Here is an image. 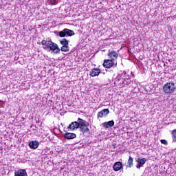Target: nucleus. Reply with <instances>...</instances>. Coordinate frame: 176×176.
Returning <instances> with one entry per match:
<instances>
[{"label": "nucleus", "instance_id": "obj_1", "mask_svg": "<svg viewBox=\"0 0 176 176\" xmlns=\"http://www.w3.org/2000/svg\"><path fill=\"white\" fill-rule=\"evenodd\" d=\"M41 45L45 46L43 47V49L48 50V52H52L54 54H58V53H60L58 45L56 43H53V41L43 40L41 41Z\"/></svg>", "mask_w": 176, "mask_h": 176}, {"label": "nucleus", "instance_id": "obj_2", "mask_svg": "<svg viewBox=\"0 0 176 176\" xmlns=\"http://www.w3.org/2000/svg\"><path fill=\"white\" fill-rule=\"evenodd\" d=\"M121 78H118V85L120 86H124L125 85H129L131 83L130 80V75L126 71H123L120 74Z\"/></svg>", "mask_w": 176, "mask_h": 176}, {"label": "nucleus", "instance_id": "obj_3", "mask_svg": "<svg viewBox=\"0 0 176 176\" xmlns=\"http://www.w3.org/2000/svg\"><path fill=\"white\" fill-rule=\"evenodd\" d=\"M80 120V131L83 133L84 135H89L90 134V129H89V124L87 121L79 118Z\"/></svg>", "mask_w": 176, "mask_h": 176}, {"label": "nucleus", "instance_id": "obj_4", "mask_svg": "<svg viewBox=\"0 0 176 176\" xmlns=\"http://www.w3.org/2000/svg\"><path fill=\"white\" fill-rule=\"evenodd\" d=\"M175 83L173 82H166V84L164 85L163 86V90L165 94H173V93L175 92Z\"/></svg>", "mask_w": 176, "mask_h": 176}, {"label": "nucleus", "instance_id": "obj_5", "mask_svg": "<svg viewBox=\"0 0 176 176\" xmlns=\"http://www.w3.org/2000/svg\"><path fill=\"white\" fill-rule=\"evenodd\" d=\"M74 35H75V32L73 30L67 28L59 32V36H60V38H65V36H72Z\"/></svg>", "mask_w": 176, "mask_h": 176}, {"label": "nucleus", "instance_id": "obj_6", "mask_svg": "<svg viewBox=\"0 0 176 176\" xmlns=\"http://www.w3.org/2000/svg\"><path fill=\"white\" fill-rule=\"evenodd\" d=\"M80 125V120H79V118H78V121L72 122L68 126V129H69V130H71L72 131H74V130H76L77 129H79Z\"/></svg>", "mask_w": 176, "mask_h": 176}, {"label": "nucleus", "instance_id": "obj_7", "mask_svg": "<svg viewBox=\"0 0 176 176\" xmlns=\"http://www.w3.org/2000/svg\"><path fill=\"white\" fill-rule=\"evenodd\" d=\"M113 65H115V62L111 59L104 60L103 63V67H104V68H112Z\"/></svg>", "mask_w": 176, "mask_h": 176}, {"label": "nucleus", "instance_id": "obj_8", "mask_svg": "<svg viewBox=\"0 0 176 176\" xmlns=\"http://www.w3.org/2000/svg\"><path fill=\"white\" fill-rule=\"evenodd\" d=\"M113 169L114 171H120V170H123V164L121 162H115L113 166Z\"/></svg>", "mask_w": 176, "mask_h": 176}, {"label": "nucleus", "instance_id": "obj_9", "mask_svg": "<svg viewBox=\"0 0 176 176\" xmlns=\"http://www.w3.org/2000/svg\"><path fill=\"white\" fill-rule=\"evenodd\" d=\"M30 149H36L39 146V142L37 140H32L29 142Z\"/></svg>", "mask_w": 176, "mask_h": 176}, {"label": "nucleus", "instance_id": "obj_10", "mask_svg": "<svg viewBox=\"0 0 176 176\" xmlns=\"http://www.w3.org/2000/svg\"><path fill=\"white\" fill-rule=\"evenodd\" d=\"M109 114V109H104L98 113V118H104Z\"/></svg>", "mask_w": 176, "mask_h": 176}, {"label": "nucleus", "instance_id": "obj_11", "mask_svg": "<svg viewBox=\"0 0 176 176\" xmlns=\"http://www.w3.org/2000/svg\"><path fill=\"white\" fill-rule=\"evenodd\" d=\"M109 58L113 61V60H116L118 58V53L113 50H109L108 54Z\"/></svg>", "mask_w": 176, "mask_h": 176}, {"label": "nucleus", "instance_id": "obj_12", "mask_svg": "<svg viewBox=\"0 0 176 176\" xmlns=\"http://www.w3.org/2000/svg\"><path fill=\"white\" fill-rule=\"evenodd\" d=\"M14 176H28L27 171L24 169H19L18 170H15Z\"/></svg>", "mask_w": 176, "mask_h": 176}, {"label": "nucleus", "instance_id": "obj_13", "mask_svg": "<svg viewBox=\"0 0 176 176\" xmlns=\"http://www.w3.org/2000/svg\"><path fill=\"white\" fill-rule=\"evenodd\" d=\"M100 73L101 70H100V69L94 68L91 69L90 72V76L92 77L98 76Z\"/></svg>", "mask_w": 176, "mask_h": 176}, {"label": "nucleus", "instance_id": "obj_14", "mask_svg": "<svg viewBox=\"0 0 176 176\" xmlns=\"http://www.w3.org/2000/svg\"><path fill=\"white\" fill-rule=\"evenodd\" d=\"M64 137L66 140H74V138H76V134L67 132L64 134Z\"/></svg>", "mask_w": 176, "mask_h": 176}, {"label": "nucleus", "instance_id": "obj_15", "mask_svg": "<svg viewBox=\"0 0 176 176\" xmlns=\"http://www.w3.org/2000/svg\"><path fill=\"white\" fill-rule=\"evenodd\" d=\"M138 164L136 166L137 168H141V167H142L145 163L146 162V159L145 158H142V159H138L137 160Z\"/></svg>", "mask_w": 176, "mask_h": 176}, {"label": "nucleus", "instance_id": "obj_16", "mask_svg": "<svg viewBox=\"0 0 176 176\" xmlns=\"http://www.w3.org/2000/svg\"><path fill=\"white\" fill-rule=\"evenodd\" d=\"M115 126V121L111 120L103 123V127L105 129H109V127H113Z\"/></svg>", "mask_w": 176, "mask_h": 176}, {"label": "nucleus", "instance_id": "obj_17", "mask_svg": "<svg viewBox=\"0 0 176 176\" xmlns=\"http://www.w3.org/2000/svg\"><path fill=\"white\" fill-rule=\"evenodd\" d=\"M60 45H62V46H68L69 45V42L68 40H67V38H63L60 41Z\"/></svg>", "mask_w": 176, "mask_h": 176}, {"label": "nucleus", "instance_id": "obj_18", "mask_svg": "<svg viewBox=\"0 0 176 176\" xmlns=\"http://www.w3.org/2000/svg\"><path fill=\"white\" fill-rule=\"evenodd\" d=\"M60 50L61 52H69V45H63L61 47H60Z\"/></svg>", "mask_w": 176, "mask_h": 176}, {"label": "nucleus", "instance_id": "obj_19", "mask_svg": "<svg viewBox=\"0 0 176 176\" xmlns=\"http://www.w3.org/2000/svg\"><path fill=\"white\" fill-rule=\"evenodd\" d=\"M172 140L173 142H176V129L172 131Z\"/></svg>", "mask_w": 176, "mask_h": 176}, {"label": "nucleus", "instance_id": "obj_20", "mask_svg": "<svg viewBox=\"0 0 176 176\" xmlns=\"http://www.w3.org/2000/svg\"><path fill=\"white\" fill-rule=\"evenodd\" d=\"M128 164L129 168L133 167V158L131 157V156H129V159L128 160Z\"/></svg>", "mask_w": 176, "mask_h": 176}, {"label": "nucleus", "instance_id": "obj_21", "mask_svg": "<svg viewBox=\"0 0 176 176\" xmlns=\"http://www.w3.org/2000/svg\"><path fill=\"white\" fill-rule=\"evenodd\" d=\"M51 5H57L58 0H48Z\"/></svg>", "mask_w": 176, "mask_h": 176}, {"label": "nucleus", "instance_id": "obj_22", "mask_svg": "<svg viewBox=\"0 0 176 176\" xmlns=\"http://www.w3.org/2000/svg\"><path fill=\"white\" fill-rule=\"evenodd\" d=\"M161 144H164V145H167L168 142L166 140H161Z\"/></svg>", "mask_w": 176, "mask_h": 176}]
</instances>
